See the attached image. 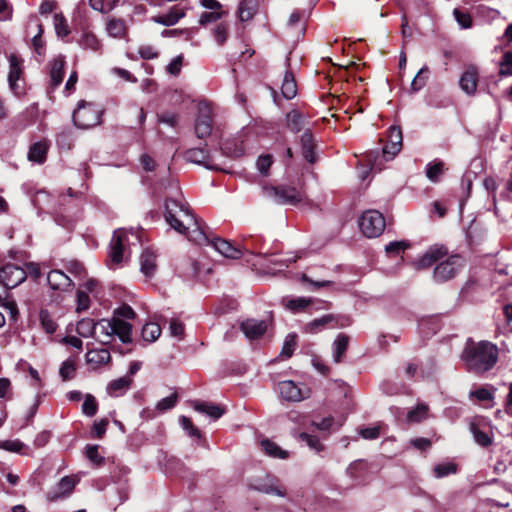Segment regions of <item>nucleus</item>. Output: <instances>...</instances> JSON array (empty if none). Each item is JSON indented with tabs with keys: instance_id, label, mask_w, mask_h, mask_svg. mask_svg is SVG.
Wrapping results in <instances>:
<instances>
[{
	"instance_id": "60",
	"label": "nucleus",
	"mask_w": 512,
	"mask_h": 512,
	"mask_svg": "<svg viewBox=\"0 0 512 512\" xmlns=\"http://www.w3.org/2000/svg\"><path fill=\"white\" fill-rule=\"evenodd\" d=\"M334 424L333 417H325L321 419L320 421L313 420L311 422V425L315 427L319 431H329Z\"/></svg>"
},
{
	"instance_id": "64",
	"label": "nucleus",
	"mask_w": 512,
	"mask_h": 512,
	"mask_svg": "<svg viewBox=\"0 0 512 512\" xmlns=\"http://www.w3.org/2000/svg\"><path fill=\"white\" fill-rule=\"evenodd\" d=\"M138 53L144 60L155 59L159 56V53L154 49L153 46L150 45L141 46L138 50Z\"/></svg>"
},
{
	"instance_id": "62",
	"label": "nucleus",
	"mask_w": 512,
	"mask_h": 512,
	"mask_svg": "<svg viewBox=\"0 0 512 512\" xmlns=\"http://www.w3.org/2000/svg\"><path fill=\"white\" fill-rule=\"evenodd\" d=\"M24 444L19 440H6L0 442V448L10 452H20Z\"/></svg>"
},
{
	"instance_id": "55",
	"label": "nucleus",
	"mask_w": 512,
	"mask_h": 512,
	"mask_svg": "<svg viewBox=\"0 0 512 512\" xmlns=\"http://www.w3.org/2000/svg\"><path fill=\"white\" fill-rule=\"evenodd\" d=\"M408 247H409V244L405 241H394V242H390L385 247V251L388 254L398 255L399 253L405 251Z\"/></svg>"
},
{
	"instance_id": "38",
	"label": "nucleus",
	"mask_w": 512,
	"mask_h": 512,
	"mask_svg": "<svg viewBox=\"0 0 512 512\" xmlns=\"http://www.w3.org/2000/svg\"><path fill=\"white\" fill-rule=\"evenodd\" d=\"M95 325L96 323L92 319L85 318L77 323L76 331L80 336L87 338L94 335Z\"/></svg>"
},
{
	"instance_id": "45",
	"label": "nucleus",
	"mask_w": 512,
	"mask_h": 512,
	"mask_svg": "<svg viewBox=\"0 0 512 512\" xmlns=\"http://www.w3.org/2000/svg\"><path fill=\"white\" fill-rule=\"evenodd\" d=\"M296 348V334H288L284 340V344L280 356L290 358Z\"/></svg>"
},
{
	"instance_id": "56",
	"label": "nucleus",
	"mask_w": 512,
	"mask_h": 512,
	"mask_svg": "<svg viewBox=\"0 0 512 512\" xmlns=\"http://www.w3.org/2000/svg\"><path fill=\"white\" fill-rule=\"evenodd\" d=\"M273 163L272 156L269 154L259 156L257 160V168L261 174L267 175L269 168Z\"/></svg>"
},
{
	"instance_id": "4",
	"label": "nucleus",
	"mask_w": 512,
	"mask_h": 512,
	"mask_svg": "<svg viewBox=\"0 0 512 512\" xmlns=\"http://www.w3.org/2000/svg\"><path fill=\"white\" fill-rule=\"evenodd\" d=\"M76 128H95L102 123V110L95 104L82 102L73 112Z\"/></svg>"
},
{
	"instance_id": "52",
	"label": "nucleus",
	"mask_w": 512,
	"mask_h": 512,
	"mask_svg": "<svg viewBox=\"0 0 512 512\" xmlns=\"http://www.w3.org/2000/svg\"><path fill=\"white\" fill-rule=\"evenodd\" d=\"M213 34H214V38H215L216 42L219 45H223L225 43V41L227 40L228 25L225 23H219L215 27Z\"/></svg>"
},
{
	"instance_id": "20",
	"label": "nucleus",
	"mask_w": 512,
	"mask_h": 512,
	"mask_svg": "<svg viewBox=\"0 0 512 512\" xmlns=\"http://www.w3.org/2000/svg\"><path fill=\"white\" fill-rule=\"evenodd\" d=\"M213 109L209 102L201 101L197 105L195 128H213Z\"/></svg>"
},
{
	"instance_id": "1",
	"label": "nucleus",
	"mask_w": 512,
	"mask_h": 512,
	"mask_svg": "<svg viewBox=\"0 0 512 512\" xmlns=\"http://www.w3.org/2000/svg\"><path fill=\"white\" fill-rule=\"evenodd\" d=\"M165 220L178 233L186 235L189 241L197 245H211L225 258L239 259L243 255L241 248L234 246L231 242L221 238H211L205 225L196 219L180 198H167Z\"/></svg>"
},
{
	"instance_id": "10",
	"label": "nucleus",
	"mask_w": 512,
	"mask_h": 512,
	"mask_svg": "<svg viewBox=\"0 0 512 512\" xmlns=\"http://www.w3.org/2000/svg\"><path fill=\"white\" fill-rule=\"evenodd\" d=\"M462 267V258L458 255L450 256L445 261L439 263L434 269V279L444 282L452 279Z\"/></svg>"
},
{
	"instance_id": "35",
	"label": "nucleus",
	"mask_w": 512,
	"mask_h": 512,
	"mask_svg": "<svg viewBox=\"0 0 512 512\" xmlns=\"http://www.w3.org/2000/svg\"><path fill=\"white\" fill-rule=\"evenodd\" d=\"M221 150L228 156L231 157H239L244 153V146L242 142H231L224 141L223 143H219Z\"/></svg>"
},
{
	"instance_id": "19",
	"label": "nucleus",
	"mask_w": 512,
	"mask_h": 512,
	"mask_svg": "<svg viewBox=\"0 0 512 512\" xmlns=\"http://www.w3.org/2000/svg\"><path fill=\"white\" fill-rule=\"evenodd\" d=\"M185 15V8L180 7L179 5H174L168 10L167 13L154 16L153 21L164 26H173L180 19L184 18Z\"/></svg>"
},
{
	"instance_id": "54",
	"label": "nucleus",
	"mask_w": 512,
	"mask_h": 512,
	"mask_svg": "<svg viewBox=\"0 0 512 512\" xmlns=\"http://www.w3.org/2000/svg\"><path fill=\"white\" fill-rule=\"evenodd\" d=\"M223 13L220 11L203 12L199 19V24L205 26L209 23H214L222 18Z\"/></svg>"
},
{
	"instance_id": "9",
	"label": "nucleus",
	"mask_w": 512,
	"mask_h": 512,
	"mask_svg": "<svg viewBox=\"0 0 512 512\" xmlns=\"http://www.w3.org/2000/svg\"><path fill=\"white\" fill-rule=\"evenodd\" d=\"M278 391L281 397L290 402H299L310 397L311 391L305 385H298L291 380L278 383Z\"/></svg>"
},
{
	"instance_id": "42",
	"label": "nucleus",
	"mask_w": 512,
	"mask_h": 512,
	"mask_svg": "<svg viewBox=\"0 0 512 512\" xmlns=\"http://www.w3.org/2000/svg\"><path fill=\"white\" fill-rule=\"evenodd\" d=\"M186 158L194 163H204L208 159V152L200 146L191 148L186 152Z\"/></svg>"
},
{
	"instance_id": "44",
	"label": "nucleus",
	"mask_w": 512,
	"mask_h": 512,
	"mask_svg": "<svg viewBox=\"0 0 512 512\" xmlns=\"http://www.w3.org/2000/svg\"><path fill=\"white\" fill-rule=\"evenodd\" d=\"M429 73L430 71L428 67H423L418 71L417 75L414 77L411 83V87L414 91H418L426 85Z\"/></svg>"
},
{
	"instance_id": "48",
	"label": "nucleus",
	"mask_w": 512,
	"mask_h": 512,
	"mask_svg": "<svg viewBox=\"0 0 512 512\" xmlns=\"http://www.w3.org/2000/svg\"><path fill=\"white\" fill-rule=\"evenodd\" d=\"M97 409H98V404H97L95 397L92 396L91 394H87L85 397L84 403L82 405V412L85 415L92 417L96 414Z\"/></svg>"
},
{
	"instance_id": "40",
	"label": "nucleus",
	"mask_w": 512,
	"mask_h": 512,
	"mask_svg": "<svg viewBox=\"0 0 512 512\" xmlns=\"http://www.w3.org/2000/svg\"><path fill=\"white\" fill-rule=\"evenodd\" d=\"M470 430L473 434L474 440L480 446L488 447L492 444V437L489 434L481 431L477 425L471 424Z\"/></svg>"
},
{
	"instance_id": "31",
	"label": "nucleus",
	"mask_w": 512,
	"mask_h": 512,
	"mask_svg": "<svg viewBox=\"0 0 512 512\" xmlns=\"http://www.w3.org/2000/svg\"><path fill=\"white\" fill-rule=\"evenodd\" d=\"M39 321H40L41 328L47 334H53L54 332H56V330L58 328V324H57L54 316L47 309L40 310Z\"/></svg>"
},
{
	"instance_id": "58",
	"label": "nucleus",
	"mask_w": 512,
	"mask_h": 512,
	"mask_svg": "<svg viewBox=\"0 0 512 512\" xmlns=\"http://www.w3.org/2000/svg\"><path fill=\"white\" fill-rule=\"evenodd\" d=\"M310 302H311L310 299L300 297V298L289 300L287 302L286 306L288 309H290L292 311H299V310L306 308L310 304Z\"/></svg>"
},
{
	"instance_id": "46",
	"label": "nucleus",
	"mask_w": 512,
	"mask_h": 512,
	"mask_svg": "<svg viewBox=\"0 0 512 512\" xmlns=\"http://www.w3.org/2000/svg\"><path fill=\"white\" fill-rule=\"evenodd\" d=\"M428 413V407L424 404L418 405L415 409L410 410L407 414L409 422H420L425 419Z\"/></svg>"
},
{
	"instance_id": "15",
	"label": "nucleus",
	"mask_w": 512,
	"mask_h": 512,
	"mask_svg": "<svg viewBox=\"0 0 512 512\" xmlns=\"http://www.w3.org/2000/svg\"><path fill=\"white\" fill-rule=\"evenodd\" d=\"M479 80L478 70L475 66L468 67L460 77V88L468 95H474Z\"/></svg>"
},
{
	"instance_id": "23",
	"label": "nucleus",
	"mask_w": 512,
	"mask_h": 512,
	"mask_svg": "<svg viewBox=\"0 0 512 512\" xmlns=\"http://www.w3.org/2000/svg\"><path fill=\"white\" fill-rule=\"evenodd\" d=\"M110 359V352L105 348L93 349L88 351V353L86 354L87 363L94 370L100 368L105 364H108L110 362Z\"/></svg>"
},
{
	"instance_id": "36",
	"label": "nucleus",
	"mask_w": 512,
	"mask_h": 512,
	"mask_svg": "<svg viewBox=\"0 0 512 512\" xmlns=\"http://www.w3.org/2000/svg\"><path fill=\"white\" fill-rule=\"evenodd\" d=\"M161 334V327L159 324L151 322L144 325L142 328V337L147 342L156 341Z\"/></svg>"
},
{
	"instance_id": "25",
	"label": "nucleus",
	"mask_w": 512,
	"mask_h": 512,
	"mask_svg": "<svg viewBox=\"0 0 512 512\" xmlns=\"http://www.w3.org/2000/svg\"><path fill=\"white\" fill-rule=\"evenodd\" d=\"M281 93L283 97L288 100L293 99L297 95L295 75L290 69H287L284 73Z\"/></svg>"
},
{
	"instance_id": "50",
	"label": "nucleus",
	"mask_w": 512,
	"mask_h": 512,
	"mask_svg": "<svg viewBox=\"0 0 512 512\" xmlns=\"http://www.w3.org/2000/svg\"><path fill=\"white\" fill-rule=\"evenodd\" d=\"M299 438L304 441L311 449L316 452H320L323 450L324 446L318 439V437L310 435L308 433L302 432L299 434Z\"/></svg>"
},
{
	"instance_id": "59",
	"label": "nucleus",
	"mask_w": 512,
	"mask_h": 512,
	"mask_svg": "<svg viewBox=\"0 0 512 512\" xmlns=\"http://www.w3.org/2000/svg\"><path fill=\"white\" fill-rule=\"evenodd\" d=\"M500 74L511 76L512 75V52H506L503 55L501 62Z\"/></svg>"
},
{
	"instance_id": "13",
	"label": "nucleus",
	"mask_w": 512,
	"mask_h": 512,
	"mask_svg": "<svg viewBox=\"0 0 512 512\" xmlns=\"http://www.w3.org/2000/svg\"><path fill=\"white\" fill-rule=\"evenodd\" d=\"M22 62L23 60L16 54H11L9 56L10 70L8 74V82L10 89L16 95H20L22 93V90L17 83L23 73Z\"/></svg>"
},
{
	"instance_id": "47",
	"label": "nucleus",
	"mask_w": 512,
	"mask_h": 512,
	"mask_svg": "<svg viewBox=\"0 0 512 512\" xmlns=\"http://www.w3.org/2000/svg\"><path fill=\"white\" fill-rule=\"evenodd\" d=\"M75 371L76 365L75 361L72 359H67L62 363L60 367V375L64 381L72 379L74 377Z\"/></svg>"
},
{
	"instance_id": "14",
	"label": "nucleus",
	"mask_w": 512,
	"mask_h": 512,
	"mask_svg": "<svg viewBox=\"0 0 512 512\" xmlns=\"http://www.w3.org/2000/svg\"><path fill=\"white\" fill-rule=\"evenodd\" d=\"M47 282L52 290L66 292L72 289L73 281L61 270H51Z\"/></svg>"
},
{
	"instance_id": "43",
	"label": "nucleus",
	"mask_w": 512,
	"mask_h": 512,
	"mask_svg": "<svg viewBox=\"0 0 512 512\" xmlns=\"http://www.w3.org/2000/svg\"><path fill=\"white\" fill-rule=\"evenodd\" d=\"M82 47L98 51L101 47V43L96 35L91 32H85L80 41Z\"/></svg>"
},
{
	"instance_id": "5",
	"label": "nucleus",
	"mask_w": 512,
	"mask_h": 512,
	"mask_svg": "<svg viewBox=\"0 0 512 512\" xmlns=\"http://www.w3.org/2000/svg\"><path fill=\"white\" fill-rule=\"evenodd\" d=\"M265 195L274 202L282 205H297L304 199L301 189L295 186L279 185L264 187Z\"/></svg>"
},
{
	"instance_id": "24",
	"label": "nucleus",
	"mask_w": 512,
	"mask_h": 512,
	"mask_svg": "<svg viewBox=\"0 0 512 512\" xmlns=\"http://www.w3.org/2000/svg\"><path fill=\"white\" fill-rule=\"evenodd\" d=\"M301 146L304 158L309 163H314L317 160L315 152L317 144L312 133L309 130H306L305 133L301 136Z\"/></svg>"
},
{
	"instance_id": "18",
	"label": "nucleus",
	"mask_w": 512,
	"mask_h": 512,
	"mask_svg": "<svg viewBox=\"0 0 512 512\" xmlns=\"http://www.w3.org/2000/svg\"><path fill=\"white\" fill-rule=\"evenodd\" d=\"M241 330L249 339L260 338L267 330L264 320L247 319L241 323Z\"/></svg>"
},
{
	"instance_id": "57",
	"label": "nucleus",
	"mask_w": 512,
	"mask_h": 512,
	"mask_svg": "<svg viewBox=\"0 0 512 512\" xmlns=\"http://www.w3.org/2000/svg\"><path fill=\"white\" fill-rule=\"evenodd\" d=\"M177 400H178L177 394H172V395H170L168 397H165V398L161 399L157 403L156 408L159 411H162V412L166 411V410H169V409L173 408L176 405Z\"/></svg>"
},
{
	"instance_id": "63",
	"label": "nucleus",
	"mask_w": 512,
	"mask_h": 512,
	"mask_svg": "<svg viewBox=\"0 0 512 512\" xmlns=\"http://www.w3.org/2000/svg\"><path fill=\"white\" fill-rule=\"evenodd\" d=\"M180 423L184 430L188 432V434L192 437H200V431L194 427L191 420L186 416L180 417Z\"/></svg>"
},
{
	"instance_id": "28",
	"label": "nucleus",
	"mask_w": 512,
	"mask_h": 512,
	"mask_svg": "<svg viewBox=\"0 0 512 512\" xmlns=\"http://www.w3.org/2000/svg\"><path fill=\"white\" fill-rule=\"evenodd\" d=\"M48 148L49 145L45 140L34 143L29 149L28 159L39 164L43 163L46 159Z\"/></svg>"
},
{
	"instance_id": "33",
	"label": "nucleus",
	"mask_w": 512,
	"mask_h": 512,
	"mask_svg": "<svg viewBox=\"0 0 512 512\" xmlns=\"http://www.w3.org/2000/svg\"><path fill=\"white\" fill-rule=\"evenodd\" d=\"M261 447L264 452L274 458L285 459L288 457V452L279 447L276 443L265 439L261 441Z\"/></svg>"
},
{
	"instance_id": "32",
	"label": "nucleus",
	"mask_w": 512,
	"mask_h": 512,
	"mask_svg": "<svg viewBox=\"0 0 512 512\" xmlns=\"http://www.w3.org/2000/svg\"><path fill=\"white\" fill-rule=\"evenodd\" d=\"M349 344V337L345 334H339L333 342V359L339 363L345 354Z\"/></svg>"
},
{
	"instance_id": "30",
	"label": "nucleus",
	"mask_w": 512,
	"mask_h": 512,
	"mask_svg": "<svg viewBox=\"0 0 512 512\" xmlns=\"http://www.w3.org/2000/svg\"><path fill=\"white\" fill-rule=\"evenodd\" d=\"M106 30L114 38H124L127 34V26L123 19H109L106 24Z\"/></svg>"
},
{
	"instance_id": "61",
	"label": "nucleus",
	"mask_w": 512,
	"mask_h": 512,
	"mask_svg": "<svg viewBox=\"0 0 512 512\" xmlns=\"http://www.w3.org/2000/svg\"><path fill=\"white\" fill-rule=\"evenodd\" d=\"M158 118L161 123L174 127L178 124L179 116L174 112H163L158 115Z\"/></svg>"
},
{
	"instance_id": "49",
	"label": "nucleus",
	"mask_w": 512,
	"mask_h": 512,
	"mask_svg": "<svg viewBox=\"0 0 512 512\" xmlns=\"http://www.w3.org/2000/svg\"><path fill=\"white\" fill-rule=\"evenodd\" d=\"M457 471V467L454 463H441L434 467V473L437 478H443L450 474H454Z\"/></svg>"
},
{
	"instance_id": "27",
	"label": "nucleus",
	"mask_w": 512,
	"mask_h": 512,
	"mask_svg": "<svg viewBox=\"0 0 512 512\" xmlns=\"http://www.w3.org/2000/svg\"><path fill=\"white\" fill-rule=\"evenodd\" d=\"M141 272L146 277H152L156 271V255L149 250L144 251L140 256Z\"/></svg>"
},
{
	"instance_id": "3",
	"label": "nucleus",
	"mask_w": 512,
	"mask_h": 512,
	"mask_svg": "<svg viewBox=\"0 0 512 512\" xmlns=\"http://www.w3.org/2000/svg\"><path fill=\"white\" fill-rule=\"evenodd\" d=\"M95 327L94 336L102 343H109L113 336H118L123 343H129L132 340L131 325L118 317L101 319Z\"/></svg>"
},
{
	"instance_id": "21",
	"label": "nucleus",
	"mask_w": 512,
	"mask_h": 512,
	"mask_svg": "<svg viewBox=\"0 0 512 512\" xmlns=\"http://www.w3.org/2000/svg\"><path fill=\"white\" fill-rule=\"evenodd\" d=\"M255 489L265 494L276 495L279 497L286 496L285 486L278 479L273 477H267L264 481L256 485Z\"/></svg>"
},
{
	"instance_id": "17",
	"label": "nucleus",
	"mask_w": 512,
	"mask_h": 512,
	"mask_svg": "<svg viewBox=\"0 0 512 512\" xmlns=\"http://www.w3.org/2000/svg\"><path fill=\"white\" fill-rule=\"evenodd\" d=\"M78 479L74 476H65L57 484L56 490L48 493L47 498L50 501H55L58 498L66 497L75 488Z\"/></svg>"
},
{
	"instance_id": "53",
	"label": "nucleus",
	"mask_w": 512,
	"mask_h": 512,
	"mask_svg": "<svg viewBox=\"0 0 512 512\" xmlns=\"http://www.w3.org/2000/svg\"><path fill=\"white\" fill-rule=\"evenodd\" d=\"M454 16L456 21L462 28L467 29L472 26L473 20L469 13L460 11L459 9H455Z\"/></svg>"
},
{
	"instance_id": "37",
	"label": "nucleus",
	"mask_w": 512,
	"mask_h": 512,
	"mask_svg": "<svg viewBox=\"0 0 512 512\" xmlns=\"http://www.w3.org/2000/svg\"><path fill=\"white\" fill-rule=\"evenodd\" d=\"M444 164L441 161H433L426 166V176L431 182H438L443 173Z\"/></svg>"
},
{
	"instance_id": "22",
	"label": "nucleus",
	"mask_w": 512,
	"mask_h": 512,
	"mask_svg": "<svg viewBox=\"0 0 512 512\" xmlns=\"http://www.w3.org/2000/svg\"><path fill=\"white\" fill-rule=\"evenodd\" d=\"M50 86L56 88L59 86L65 75V58L62 55L54 58L50 64Z\"/></svg>"
},
{
	"instance_id": "39",
	"label": "nucleus",
	"mask_w": 512,
	"mask_h": 512,
	"mask_svg": "<svg viewBox=\"0 0 512 512\" xmlns=\"http://www.w3.org/2000/svg\"><path fill=\"white\" fill-rule=\"evenodd\" d=\"M119 0H89L92 9L101 13H108L115 8Z\"/></svg>"
},
{
	"instance_id": "6",
	"label": "nucleus",
	"mask_w": 512,
	"mask_h": 512,
	"mask_svg": "<svg viewBox=\"0 0 512 512\" xmlns=\"http://www.w3.org/2000/svg\"><path fill=\"white\" fill-rule=\"evenodd\" d=\"M351 324V318L343 314H327L314 319L305 326L308 333H318L323 329L344 328Z\"/></svg>"
},
{
	"instance_id": "29",
	"label": "nucleus",
	"mask_w": 512,
	"mask_h": 512,
	"mask_svg": "<svg viewBox=\"0 0 512 512\" xmlns=\"http://www.w3.org/2000/svg\"><path fill=\"white\" fill-rule=\"evenodd\" d=\"M131 382V378L127 376L112 380L107 385V393L111 396H120L130 387Z\"/></svg>"
},
{
	"instance_id": "7",
	"label": "nucleus",
	"mask_w": 512,
	"mask_h": 512,
	"mask_svg": "<svg viewBox=\"0 0 512 512\" xmlns=\"http://www.w3.org/2000/svg\"><path fill=\"white\" fill-rule=\"evenodd\" d=\"M362 233L368 238H375L382 234L385 228L383 215L377 210H368L359 220Z\"/></svg>"
},
{
	"instance_id": "34",
	"label": "nucleus",
	"mask_w": 512,
	"mask_h": 512,
	"mask_svg": "<svg viewBox=\"0 0 512 512\" xmlns=\"http://www.w3.org/2000/svg\"><path fill=\"white\" fill-rule=\"evenodd\" d=\"M258 8V0H242L239 5L240 19L247 21L253 17Z\"/></svg>"
},
{
	"instance_id": "16",
	"label": "nucleus",
	"mask_w": 512,
	"mask_h": 512,
	"mask_svg": "<svg viewBox=\"0 0 512 512\" xmlns=\"http://www.w3.org/2000/svg\"><path fill=\"white\" fill-rule=\"evenodd\" d=\"M447 251L442 246H432L425 254L414 263L416 269H426L432 266L436 261L443 258Z\"/></svg>"
},
{
	"instance_id": "2",
	"label": "nucleus",
	"mask_w": 512,
	"mask_h": 512,
	"mask_svg": "<svg viewBox=\"0 0 512 512\" xmlns=\"http://www.w3.org/2000/svg\"><path fill=\"white\" fill-rule=\"evenodd\" d=\"M461 360L467 371L483 374L491 370L498 361V348L489 341L468 339L461 353Z\"/></svg>"
},
{
	"instance_id": "41",
	"label": "nucleus",
	"mask_w": 512,
	"mask_h": 512,
	"mask_svg": "<svg viewBox=\"0 0 512 512\" xmlns=\"http://www.w3.org/2000/svg\"><path fill=\"white\" fill-rule=\"evenodd\" d=\"M54 26L56 34L59 37H65L70 33L67 20L62 13H56L54 15Z\"/></svg>"
},
{
	"instance_id": "51",
	"label": "nucleus",
	"mask_w": 512,
	"mask_h": 512,
	"mask_svg": "<svg viewBox=\"0 0 512 512\" xmlns=\"http://www.w3.org/2000/svg\"><path fill=\"white\" fill-rule=\"evenodd\" d=\"M90 307V298L86 291L78 289L76 312L86 311Z\"/></svg>"
},
{
	"instance_id": "26",
	"label": "nucleus",
	"mask_w": 512,
	"mask_h": 512,
	"mask_svg": "<svg viewBox=\"0 0 512 512\" xmlns=\"http://www.w3.org/2000/svg\"><path fill=\"white\" fill-rule=\"evenodd\" d=\"M192 406L199 413L206 414L215 420L219 419L224 414V409L222 407L212 403L194 401Z\"/></svg>"
},
{
	"instance_id": "12",
	"label": "nucleus",
	"mask_w": 512,
	"mask_h": 512,
	"mask_svg": "<svg viewBox=\"0 0 512 512\" xmlns=\"http://www.w3.org/2000/svg\"><path fill=\"white\" fill-rule=\"evenodd\" d=\"M0 279L7 288H14L26 279V272L14 264H6L0 269Z\"/></svg>"
},
{
	"instance_id": "11",
	"label": "nucleus",
	"mask_w": 512,
	"mask_h": 512,
	"mask_svg": "<svg viewBox=\"0 0 512 512\" xmlns=\"http://www.w3.org/2000/svg\"><path fill=\"white\" fill-rule=\"evenodd\" d=\"M386 144L382 149V158L391 161L402 149V130H389L385 136Z\"/></svg>"
},
{
	"instance_id": "8",
	"label": "nucleus",
	"mask_w": 512,
	"mask_h": 512,
	"mask_svg": "<svg viewBox=\"0 0 512 512\" xmlns=\"http://www.w3.org/2000/svg\"><path fill=\"white\" fill-rule=\"evenodd\" d=\"M128 242L127 231L118 229L114 231L110 242V250L108 254V266L114 268L119 266L124 260L125 244Z\"/></svg>"
}]
</instances>
